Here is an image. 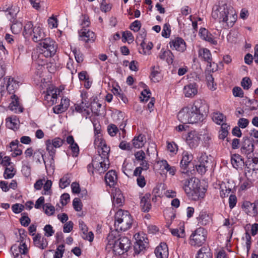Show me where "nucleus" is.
Returning a JSON list of instances; mask_svg holds the SVG:
<instances>
[{
    "instance_id": "obj_1",
    "label": "nucleus",
    "mask_w": 258,
    "mask_h": 258,
    "mask_svg": "<svg viewBox=\"0 0 258 258\" xmlns=\"http://www.w3.org/2000/svg\"><path fill=\"white\" fill-rule=\"evenodd\" d=\"M209 111V106L202 99L195 101L190 106L183 108L178 113V120L183 123H200L203 121Z\"/></svg>"
},
{
    "instance_id": "obj_2",
    "label": "nucleus",
    "mask_w": 258,
    "mask_h": 258,
    "mask_svg": "<svg viewBox=\"0 0 258 258\" xmlns=\"http://www.w3.org/2000/svg\"><path fill=\"white\" fill-rule=\"evenodd\" d=\"M34 41L40 42L39 44L43 48L41 53L46 57H51L56 52L57 45L50 38H45V34L39 26H35L32 32Z\"/></svg>"
},
{
    "instance_id": "obj_3",
    "label": "nucleus",
    "mask_w": 258,
    "mask_h": 258,
    "mask_svg": "<svg viewBox=\"0 0 258 258\" xmlns=\"http://www.w3.org/2000/svg\"><path fill=\"white\" fill-rule=\"evenodd\" d=\"M5 82L7 81V90L10 94H12L11 98L12 101L9 105L10 109L14 111L16 113L22 112L23 108L20 106L19 102V98L14 94L16 90L19 87V82L17 81L13 78H5Z\"/></svg>"
},
{
    "instance_id": "obj_4",
    "label": "nucleus",
    "mask_w": 258,
    "mask_h": 258,
    "mask_svg": "<svg viewBox=\"0 0 258 258\" xmlns=\"http://www.w3.org/2000/svg\"><path fill=\"white\" fill-rule=\"evenodd\" d=\"M133 219L128 211L118 210L115 214L114 226L117 229L125 231L132 225Z\"/></svg>"
},
{
    "instance_id": "obj_5",
    "label": "nucleus",
    "mask_w": 258,
    "mask_h": 258,
    "mask_svg": "<svg viewBox=\"0 0 258 258\" xmlns=\"http://www.w3.org/2000/svg\"><path fill=\"white\" fill-rule=\"evenodd\" d=\"M208 184L206 182H201L196 177H191L185 181L183 187L185 194H205L207 190Z\"/></svg>"
},
{
    "instance_id": "obj_6",
    "label": "nucleus",
    "mask_w": 258,
    "mask_h": 258,
    "mask_svg": "<svg viewBox=\"0 0 258 258\" xmlns=\"http://www.w3.org/2000/svg\"><path fill=\"white\" fill-rule=\"evenodd\" d=\"M219 13V22L226 23L228 27H232L236 20V16L233 8L227 4H224L220 7Z\"/></svg>"
},
{
    "instance_id": "obj_7",
    "label": "nucleus",
    "mask_w": 258,
    "mask_h": 258,
    "mask_svg": "<svg viewBox=\"0 0 258 258\" xmlns=\"http://www.w3.org/2000/svg\"><path fill=\"white\" fill-rule=\"evenodd\" d=\"M207 237V230L203 227H199L192 232L189 243L191 246H201L206 242Z\"/></svg>"
},
{
    "instance_id": "obj_8",
    "label": "nucleus",
    "mask_w": 258,
    "mask_h": 258,
    "mask_svg": "<svg viewBox=\"0 0 258 258\" xmlns=\"http://www.w3.org/2000/svg\"><path fill=\"white\" fill-rule=\"evenodd\" d=\"M64 143V140L60 138H55L53 140L48 139L45 141L46 150L51 157L50 164L54 163V158L56 152V150L54 148H59Z\"/></svg>"
},
{
    "instance_id": "obj_9",
    "label": "nucleus",
    "mask_w": 258,
    "mask_h": 258,
    "mask_svg": "<svg viewBox=\"0 0 258 258\" xmlns=\"http://www.w3.org/2000/svg\"><path fill=\"white\" fill-rule=\"evenodd\" d=\"M130 241L125 236L120 237L114 241L112 247V250L115 254L120 255L124 253V250L127 251L130 246Z\"/></svg>"
},
{
    "instance_id": "obj_10",
    "label": "nucleus",
    "mask_w": 258,
    "mask_h": 258,
    "mask_svg": "<svg viewBox=\"0 0 258 258\" xmlns=\"http://www.w3.org/2000/svg\"><path fill=\"white\" fill-rule=\"evenodd\" d=\"M215 192H219L220 194H234L236 191V187L234 182H222L221 183H216L214 185Z\"/></svg>"
},
{
    "instance_id": "obj_11",
    "label": "nucleus",
    "mask_w": 258,
    "mask_h": 258,
    "mask_svg": "<svg viewBox=\"0 0 258 258\" xmlns=\"http://www.w3.org/2000/svg\"><path fill=\"white\" fill-rule=\"evenodd\" d=\"M253 141L248 136L243 137L240 151L241 154L246 155L247 158L251 157L254 151Z\"/></svg>"
},
{
    "instance_id": "obj_12",
    "label": "nucleus",
    "mask_w": 258,
    "mask_h": 258,
    "mask_svg": "<svg viewBox=\"0 0 258 258\" xmlns=\"http://www.w3.org/2000/svg\"><path fill=\"white\" fill-rule=\"evenodd\" d=\"M149 246V240L147 237L142 236L139 239H137L134 245V253L139 254L145 251Z\"/></svg>"
},
{
    "instance_id": "obj_13",
    "label": "nucleus",
    "mask_w": 258,
    "mask_h": 258,
    "mask_svg": "<svg viewBox=\"0 0 258 258\" xmlns=\"http://www.w3.org/2000/svg\"><path fill=\"white\" fill-rule=\"evenodd\" d=\"M199 164L196 166L197 172L201 175L204 174L208 168L211 165V162L208 160V156L205 154H202L199 159Z\"/></svg>"
},
{
    "instance_id": "obj_14",
    "label": "nucleus",
    "mask_w": 258,
    "mask_h": 258,
    "mask_svg": "<svg viewBox=\"0 0 258 258\" xmlns=\"http://www.w3.org/2000/svg\"><path fill=\"white\" fill-rule=\"evenodd\" d=\"M99 156L94 157L92 159V163L95 167V169L100 173H104L109 168V160L100 159Z\"/></svg>"
},
{
    "instance_id": "obj_15",
    "label": "nucleus",
    "mask_w": 258,
    "mask_h": 258,
    "mask_svg": "<svg viewBox=\"0 0 258 258\" xmlns=\"http://www.w3.org/2000/svg\"><path fill=\"white\" fill-rule=\"evenodd\" d=\"M201 140V135L195 131L188 133L186 142L190 148H196L199 145Z\"/></svg>"
},
{
    "instance_id": "obj_16",
    "label": "nucleus",
    "mask_w": 258,
    "mask_h": 258,
    "mask_svg": "<svg viewBox=\"0 0 258 258\" xmlns=\"http://www.w3.org/2000/svg\"><path fill=\"white\" fill-rule=\"evenodd\" d=\"M169 44L171 49L181 52H184L186 48V43L181 37H177L172 39Z\"/></svg>"
},
{
    "instance_id": "obj_17",
    "label": "nucleus",
    "mask_w": 258,
    "mask_h": 258,
    "mask_svg": "<svg viewBox=\"0 0 258 258\" xmlns=\"http://www.w3.org/2000/svg\"><path fill=\"white\" fill-rule=\"evenodd\" d=\"M197 220L198 225L200 226V227H202V226L209 225L212 221V217L206 211L202 210L197 217Z\"/></svg>"
},
{
    "instance_id": "obj_18",
    "label": "nucleus",
    "mask_w": 258,
    "mask_h": 258,
    "mask_svg": "<svg viewBox=\"0 0 258 258\" xmlns=\"http://www.w3.org/2000/svg\"><path fill=\"white\" fill-rule=\"evenodd\" d=\"M154 253L157 258H168L169 250L166 243L161 242L155 248Z\"/></svg>"
},
{
    "instance_id": "obj_19",
    "label": "nucleus",
    "mask_w": 258,
    "mask_h": 258,
    "mask_svg": "<svg viewBox=\"0 0 258 258\" xmlns=\"http://www.w3.org/2000/svg\"><path fill=\"white\" fill-rule=\"evenodd\" d=\"M80 40L85 42H93L95 39V33L87 29H82L79 31Z\"/></svg>"
},
{
    "instance_id": "obj_20",
    "label": "nucleus",
    "mask_w": 258,
    "mask_h": 258,
    "mask_svg": "<svg viewBox=\"0 0 258 258\" xmlns=\"http://www.w3.org/2000/svg\"><path fill=\"white\" fill-rule=\"evenodd\" d=\"M192 160V156L189 155L187 152H184L182 154V158L180 163L181 172L184 174L189 173L187 168L189 164Z\"/></svg>"
},
{
    "instance_id": "obj_21",
    "label": "nucleus",
    "mask_w": 258,
    "mask_h": 258,
    "mask_svg": "<svg viewBox=\"0 0 258 258\" xmlns=\"http://www.w3.org/2000/svg\"><path fill=\"white\" fill-rule=\"evenodd\" d=\"M244 174L247 179L250 182L254 181L258 178L256 170L254 167L251 168L247 164V162H245Z\"/></svg>"
},
{
    "instance_id": "obj_22",
    "label": "nucleus",
    "mask_w": 258,
    "mask_h": 258,
    "mask_svg": "<svg viewBox=\"0 0 258 258\" xmlns=\"http://www.w3.org/2000/svg\"><path fill=\"white\" fill-rule=\"evenodd\" d=\"M231 162L232 166L236 169L241 168L242 166H245L244 159L238 154H234L231 155Z\"/></svg>"
},
{
    "instance_id": "obj_23",
    "label": "nucleus",
    "mask_w": 258,
    "mask_h": 258,
    "mask_svg": "<svg viewBox=\"0 0 258 258\" xmlns=\"http://www.w3.org/2000/svg\"><path fill=\"white\" fill-rule=\"evenodd\" d=\"M183 93L186 97H192L198 93L197 86L196 83H190L184 86Z\"/></svg>"
},
{
    "instance_id": "obj_24",
    "label": "nucleus",
    "mask_w": 258,
    "mask_h": 258,
    "mask_svg": "<svg viewBox=\"0 0 258 258\" xmlns=\"http://www.w3.org/2000/svg\"><path fill=\"white\" fill-rule=\"evenodd\" d=\"M66 142L70 145V148L72 152L73 157H77L79 153V147L78 144L75 142L72 136H69L67 137Z\"/></svg>"
},
{
    "instance_id": "obj_25",
    "label": "nucleus",
    "mask_w": 258,
    "mask_h": 258,
    "mask_svg": "<svg viewBox=\"0 0 258 258\" xmlns=\"http://www.w3.org/2000/svg\"><path fill=\"white\" fill-rule=\"evenodd\" d=\"M199 57L203 60L211 64L212 58L210 51L206 48H201L198 51Z\"/></svg>"
},
{
    "instance_id": "obj_26",
    "label": "nucleus",
    "mask_w": 258,
    "mask_h": 258,
    "mask_svg": "<svg viewBox=\"0 0 258 258\" xmlns=\"http://www.w3.org/2000/svg\"><path fill=\"white\" fill-rule=\"evenodd\" d=\"M150 196L151 195H146L141 199L140 206L142 211L144 212H149L151 208Z\"/></svg>"
},
{
    "instance_id": "obj_27",
    "label": "nucleus",
    "mask_w": 258,
    "mask_h": 258,
    "mask_svg": "<svg viewBox=\"0 0 258 258\" xmlns=\"http://www.w3.org/2000/svg\"><path fill=\"white\" fill-rule=\"evenodd\" d=\"M117 176L115 172L113 170L109 171L105 176V181L107 185L110 187L113 186L116 183Z\"/></svg>"
},
{
    "instance_id": "obj_28",
    "label": "nucleus",
    "mask_w": 258,
    "mask_h": 258,
    "mask_svg": "<svg viewBox=\"0 0 258 258\" xmlns=\"http://www.w3.org/2000/svg\"><path fill=\"white\" fill-rule=\"evenodd\" d=\"M153 194H176L175 191L167 189L165 183H160L153 190Z\"/></svg>"
},
{
    "instance_id": "obj_29",
    "label": "nucleus",
    "mask_w": 258,
    "mask_h": 258,
    "mask_svg": "<svg viewBox=\"0 0 258 258\" xmlns=\"http://www.w3.org/2000/svg\"><path fill=\"white\" fill-rule=\"evenodd\" d=\"M196 258H213V254L209 248L203 246L198 250Z\"/></svg>"
},
{
    "instance_id": "obj_30",
    "label": "nucleus",
    "mask_w": 258,
    "mask_h": 258,
    "mask_svg": "<svg viewBox=\"0 0 258 258\" xmlns=\"http://www.w3.org/2000/svg\"><path fill=\"white\" fill-rule=\"evenodd\" d=\"M140 45L142 48V50L140 49L139 50L140 53L144 55H149L150 54V50L153 47V44L151 42H149L146 44L145 41L142 40Z\"/></svg>"
},
{
    "instance_id": "obj_31",
    "label": "nucleus",
    "mask_w": 258,
    "mask_h": 258,
    "mask_svg": "<svg viewBox=\"0 0 258 258\" xmlns=\"http://www.w3.org/2000/svg\"><path fill=\"white\" fill-rule=\"evenodd\" d=\"M123 195H111L113 204L117 207L122 206L125 201Z\"/></svg>"
},
{
    "instance_id": "obj_32",
    "label": "nucleus",
    "mask_w": 258,
    "mask_h": 258,
    "mask_svg": "<svg viewBox=\"0 0 258 258\" xmlns=\"http://www.w3.org/2000/svg\"><path fill=\"white\" fill-rule=\"evenodd\" d=\"M145 138L142 135H139L137 137H135L132 140L134 147L136 148L142 147L145 143Z\"/></svg>"
},
{
    "instance_id": "obj_33",
    "label": "nucleus",
    "mask_w": 258,
    "mask_h": 258,
    "mask_svg": "<svg viewBox=\"0 0 258 258\" xmlns=\"http://www.w3.org/2000/svg\"><path fill=\"white\" fill-rule=\"evenodd\" d=\"M212 119L218 124H221L226 120V116L219 112H214L213 114Z\"/></svg>"
},
{
    "instance_id": "obj_34",
    "label": "nucleus",
    "mask_w": 258,
    "mask_h": 258,
    "mask_svg": "<svg viewBox=\"0 0 258 258\" xmlns=\"http://www.w3.org/2000/svg\"><path fill=\"white\" fill-rule=\"evenodd\" d=\"M134 37L132 33L130 31H125L122 34V41L124 43L127 41L130 44L133 42Z\"/></svg>"
},
{
    "instance_id": "obj_35",
    "label": "nucleus",
    "mask_w": 258,
    "mask_h": 258,
    "mask_svg": "<svg viewBox=\"0 0 258 258\" xmlns=\"http://www.w3.org/2000/svg\"><path fill=\"white\" fill-rule=\"evenodd\" d=\"M91 109L92 112L95 115L98 116L100 114V108L101 107V104L97 102H96L95 99L91 102Z\"/></svg>"
},
{
    "instance_id": "obj_36",
    "label": "nucleus",
    "mask_w": 258,
    "mask_h": 258,
    "mask_svg": "<svg viewBox=\"0 0 258 258\" xmlns=\"http://www.w3.org/2000/svg\"><path fill=\"white\" fill-rule=\"evenodd\" d=\"M162 166L167 171L169 172V173L172 175H174L175 174L176 171V168L174 166H170L166 160H163L161 161Z\"/></svg>"
},
{
    "instance_id": "obj_37",
    "label": "nucleus",
    "mask_w": 258,
    "mask_h": 258,
    "mask_svg": "<svg viewBox=\"0 0 258 258\" xmlns=\"http://www.w3.org/2000/svg\"><path fill=\"white\" fill-rule=\"evenodd\" d=\"M54 97L52 96L49 92H48V90L46 91V93L44 96V101L46 102L45 103L47 105L50 106L56 103V100H54Z\"/></svg>"
},
{
    "instance_id": "obj_38",
    "label": "nucleus",
    "mask_w": 258,
    "mask_h": 258,
    "mask_svg": "<svg viewBox=\"0 0 258 258\" xmlns=\"http://www.w3.org/2000/svg\"><path fill=\"white\" fill-rule=\"evenodd\" d=\"M133 166L131 163H123L122 167L123 172L127 176L130 177L133 172Z\"/></svg>"
},
{
    "instance_id": "obj_39",
    "label": "nucleus",
    "mask_w": 258,
    "mask_h": 258,
    "mask_svg": "<svg viewBox=\"0 0 258 258\" xmlns=\"http://www.w3.org/2000/svg\"><path fill=\"white\" fill-rule=\"evenodd\" d=\"M23 25L22 23L18 22L16 21L14 22V21L13 22V23L11 25V29L12 32L14 34H18L19 33L22 29Z\"/></svg>"
},
{
    "instance_id": "obj_40",
    "label": "nucleus",
    "mask_w": 258,
    "mask_h": 258,
    "mask_svg": "<svg viewBox=\"0 0 258 258\" xmlns=\"http://www.w3.org/2000/svg\"><path fill=\"white\" fill-rule=\"evenodd\" d=\"M21 216V217L20 218L21 224L24 227H27L31 222L30 218L28 216V214L26 212L22 213Z\"/></svg>"
},
{
    "instance_id": "obj_41",
    "label": "nucleus",
    "mask_w": 258,
    "mask_h": 258,
    "mask_svg": "<svg viewBox=\"0 0 258 258\" xmlns=\"http://www.w3.org/2000/svg\"><path fill=\"white\" fill-rule=\"evenodd\" d=\"M71 182L69 174L64 175L59 180V187L61 188H64L68 186Z\"/></svg>"
},
{
    "instance_id": "obj_42",
    "label": "nucleus",
    "mask_w": 258,
    "mask_h": 258,
    "mask_svg": "<svg viewBox=\"0 0 258 258\" xmlns=\"http://www.w3.org/2000/svg\"><path fill=\"white\" fill-rule=\"evenodd\" d=\"M32 22H27L24 26V33L26 35H32V32L34 28Z\"/></svg>"
},
{
    "instance_id": "obj_43",
    "label": "nucleus",
    "mask_w": 258,
    "mask_h": 258,
    "mask_svg": "<svg viewBox=\"0 0 258 258\" xmlns=\"http://www.w3.org/2000/svg\"><path fill=\"white\" fill-rule=\"evenodd\" d=\"M44 151L41 149H38L34 152L33 157L38 163H41L40 157H42L43 162L45 164V161L44 158Z\"/></svg>"
},
{
    "instance_id": "obj_44",
    "label": "nucleus",
    "mask_w": 258,
    "mask_h": 258,
    "mask_svg": "<svg viewBox=\"0 0 258 258\" xmlns=\"http://www.w3.org/2000/svg\"><path fill=\"white\" fill-rule=\"evenodd\" d=\"M6 125L8 128L12 129V130H14L15 128H17V124L16 122V119H13V118L12 117H9L6 119Z\"/></svg>"
},
{
    "instance_id": "obj_45",
    "label": "nucleus",
    "mask_w": 258,
    "mask_h": 258,
    "mask_svg": "<svg viewBox=\"0 0 258 258\" xmlns=\"http://www.w3.org/2000/svg\"><path fill=\"white\" fill-rule=\"evenodd\" d=\"M15 171H14V168L11 166L10 167H6L5 169L4 176L5 178H12L15 175Z\"/></svg>"
},
{
    "instance_id": "obj_46",
    "label": "nucleus",
    "mask_w": 258,
    "mask_h": 258,
    "mask_svg": "<svg viewBox=\"0 0 258 258\" xmlns=\"http://www.w3.org/2000/svg\"><path fill=\"white\" fill-rule=\"evenodd\" d=\"M73 206L75 211L77 212L81 211L82 210L83 204L81 200L79 198H75L73 200Z\"/></svg>"
},
{
    "instance_id": "obj_47",
    "label": "nucleus",
    "mask_w": 258,
    "mask_h": 258,
    "mask_svg": "<svg viewBox=\"0 0 258 258\" xmlns=\"http://www.w3.org/2000/svg\"><path fill=\"white\" fill-rule=\"evenodd\" d=\"M47 22L49 27L51 29L56 28L57 27V19L53 15L48 18Z\"/></svg>"
},
{
    "instance_id": "obj_48",
    "label": "nucleus",
    "mask_w": 258,
    "mask_h": 258,
    "mask_svg": "<svg viewBox=\"0 0 258 258\" xmlns=\"http://www.w3.org/2000/svg\"><path fill=\"white\" fill-rule=\"evenodd\" d=\"M187 196L190 201H199L201 203L205 198V195H187Z\"/></svg>"
},
{
    "instance_id": "obj_49",
    "label": "nucleus",
    "mask_w": 258,
    "mask_h": 258,
    "mask_svg": "<svg viewBox=\"0 0 258 258\" xmlns=\"http://www.w3.org/2000/svg\"><path fill=\"white\" fill-rule=\"evenodd\" d=\"M180 232L178 229H172L171 230V232L173 236H177L178 237H184L185 235V231L184 229V227L183 226L182 228H180Z\"/></svg>"
},
{
    "instance_id": "obj_50",
    "label": "nucleus",
    "mask_w": 258,
    "mask_h": 258,
    "mask_svg": "<svg viewBox=\"0 0 258 258\" xmlns=\"http://www.w3.org/2000/svg\"><path fill=\"white\" fill-rule=\"evenodd\" d=\"M25 208V206L21 204H15L12 205V211L15 214H19L22 212Z\"/></svg>"
},
{
    "instance_id": "obj_51",
    "label": "nucleus",
    "mask_w": 258,
    "mask_h": 258,
    "mask_svg": "<svg viewBox=\"0 0 258 258\" xmlns=\"http://www.w3.org/2000/svg\"><path fill=\"white\" fill-rule=\"evenodd\" d=\"M141 26V22L139 20H136L131 23L130 28L135 32H137L140 30Z\"/></svg>"
},
{
    "instance_id": "obj_52",
    "label": "nucleus",
    "mask_w": 258,
    "mask_h": 258,
    "mask_svg": "<svg viewBox=\"0 0 258 258\" xmlns=\"http://www.w3.org/2000/svg\"><path fill=\"white\" fill-rule=\"evenodd\" d=\"M167 148L170 153L174 154H176L178 150L177 145L173 142H167Z\"/></svg>"
},
{
    "instance_id": "obj_53",
    "label": "nucleus",
    "mask_w": 258,
    "mask_h": 258,
    "mask_svg": "<svg viewBox=\"0 0 258 258\" xmlns=\"http://www.w3.org/2000/svg\"><path fill=\"white\" fill-rule=\"evenodd\" d=\"M170 26L168 23H166L163 26L162 31V36L165 38H168L170 35Z\"/></svg>"
},
{
    "instance_id": "obj_54",
    "label": "nucleus",
    "mask_w": 258,
    "mask_h": 258,
    "mask_svg": "<svg viewBox=\"0 0 258 258\" xmlns=\"http://www.w3.org/2000/svg\"><path fill=\"white\" fill-rule=\"evenodd\" d=\"M107 131L109 135L114 137L118 132V129L115 125L111 124L108 126Z\"/></svg>"
},
{
    "instance_id": "obj_55",
    "label": "nucleus",
    "mask_w": 258,
    "mask_h": 258,
    "mask_svg": "<svg viewBox=\"0 0 258 258\" xmlns=\"http://www.w3.org/2000/svg\"><path fill=\"white\" fill-rule=\"evenodd\" d=\"M241 85L244 89L248 90L251 85V81L248 77H244L241 82Z\"/></svg>"
},
{
    "instance_id": "obj_56",
    "label": "nucleus",
    "mask_w": 258,
    "mask_h": 258,
    "mask_svg": "<svg viewBox=\"0 0 258 258\" xmlns=\"http://www.w3.org/2000/svg\"><path fill=\"white\" fill-rule=\"evenodd\" d=\"M228 202L229 207L230 209H232L234 207H235L237 202V199L235 195H230Z\"/></svg>"
},
{
    "instance_id": "obj_57",
    "label": "nucleus",
    "mask_w": 258,
    "mask_h": 258,
    "mask_svg": "<svg viewBox=\"0 0 258 258\" xmlns=\"http://www.w3.org/2000/svg\"><path fill=\"white\" fill-rule=\"evenodd\" d=\"M206 80L208 82V86L209 88L211 89L215 90L216 88L215 87V86L216 84H214V78L213 76L211 74H209L206 77Z\"/></svg>"
},
{
    "instance_id": "obj_58",
    "label": "nucleus",
    "mask_w": 258,
    "mask_h": 258,
    "mask_svg": "<svg viewBox=\"0 0 258 258\" xmlns=\"http://www.w3.org/2000/svg\"><path fill=\"white\" fill-rule=\"evenodd\" d=\"M44 231H45V235L47 237L52 236L54 233V230L51 225H46L44 227Z\"/></svg>"
},
{
    "instance_id": "obj_59",
    "label": "nucleus",
    "mask_w": 258,
    "mask_h": 258,
    "mask_svg": "<svg viewBox=\"0 0 258 258\" xmlns=\"http://www.w3.org/2000/svg\"><path fill=\"white\" fill-rule=\"evenodd\" d=\"M43 209H45V213L48 216L53 215L55 211L54 207L49 204H46Z\"/></svg>"
},
{
    "instance_id": "obj_60",
    "label": "nucleus",
    "mask_w": 258,
    "mask_h": 258,
    "mask_svg": "<svg viewBox=\"0 0 258 258\" xmlns=\"http://www.w3.org/2000/svg\"><path fill=\"white\" fill-rule=\"evenodd\" d=\"M151 94L149 89H145L141 93L142 97H141V101H147Z\"/></svg>"
},
{
    "instance_id": "obj_61",
    "label": "nucleus",
    "mask_w": 258,
    "mask_h": 258,
    "mask_svg": "<svg viewBox=\"0 0 258 258\" xmlns=\"http://www.w3.org/2000/svg\"><path fill=\"white\" fill-rule=\"evenodd\" d=\"M100 9L102 12H107L111 9V6L109 4H107L105 0H102L100 4Z\"/></svg>"
},
{
    "instance_id": "obj_62",
    "label": "nucleus",
    "mask_w": 258,
    "mask_h": 258,
    "mask_svg": "<svg viewBox=\"0 0 258 258\" xmlns=\"http://www.w3.org/2000/svg\"><path fill=\"white\" fill-rule=\"evenodd\" d=\"M233 94L235 97H243V91L239 87H235L232 90Z\"/></svg>"
},
{
    "instance_id": "obj_63",
    "label": "nucleus",
    "mask_w": 258,
    "mask_h": 258,
    "mask_svg": "<svg viewBox=\"0 0 258 258\" xmlns=\"http://www.w3.org/2000/svg\"><path fill=\"white\" fill-rule=\"evenodd\" d=\"M136 159L138 161H141L146 159V155L145 152L143 150H140L136 152L135 154Z\"/></svg>"
},
{
    "instance_id": "obj_64",
    "label": "nucleus",
    "mask_w": 258,
    "mask_h": 258,
    "mask_svg": "<svg viewBox=\"0 0 258 258\" xmlns=\"http://www.w3.org/2000/svg\"><path fill=\"white\" fill-rule=\"evenodd\" d=\"M73 222L71 221H69L64 225L63 227V231L64 233H69L73 230Z\"/></svg>"
}]
</instances>
